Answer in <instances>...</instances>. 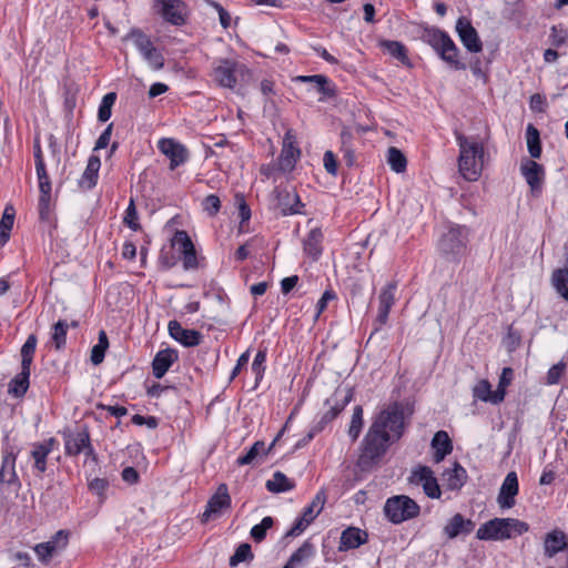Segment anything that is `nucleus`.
I'll return each mask as SVG.
<instances>
[{"mask_svg":"<svg viewBox=\"0 0 568 568\" xmlns=\"http://www.w3.org/2000/svg\"><path fill=\"white\" fill-rule=\"evenodd\" d=\"M126 38L133 42L152 70L158 71L164 67L163 54L145 33L139 29H133Z\"/></svg>","mask_w":568,"mask_h":568,"instance_id":"obj_6","label":"nucleus"},{"mask_svg":"<svg viewBox=\"0 0 568 568\" xmlns=\"http://www.w3.org/2000/svg\"><path fill=\"white\" fill-rule=\"evenodd\" d=\"M324 168L327 171V173L332 175H336L337 173V161L335 159V155L332 151H326L324 153L323 158Z\"/></svg>","mask_w":568,"mask_h":568,"instance_id":"obj_63","label":"nucleus"},{"mask_svg":"<svg viewBox=\"0 0 568 568\" xmlns=\"http://www.w3.org/2000/svg\"><path fill=\"white\" fill-rule=\"evenodd\" d=\"M109 347V339L104 331H100L98 344L92 347L91 362L94 365H99L103 362L105 351Z\"/></svg>","mask_w":568,"mask_h":568,"instance_id":"obj_46","label":"nucleus"},{"mask_svg":"<svg viewBox=\"0 0 568 568\" xmlns=\"http://www.w3.org/2000/svg\"><path fill=\"white\" fill-rule=\"evenodd\" d=\"M253 559L251 546L248 544H241L233 556L230 558V566L235 567L241 562Z\"/></svg>","mask_w":568,"mask_h":568,"instance_id":"obj_52","label":"nucleus"},{"mask_svg":"<svg viewBox=\"0 0 568 568\" xmlns=\"http://www.w3.org/2000/svg\"><path fill=\"white\" fill-rule=\"evenodd\" d=\"M36 171H37V175H38V180H39V189L41 192L40 204L47 205V203L50 199V194H51V182H50L49 175L47 173L44 162H41L39 160Z\"/></svg>","mask_w":568,"mask_h":568,"instance_id":"obj_40","label":"nucleus"},{"mask_svg":"<svg viewBox=\"0 0 568 568\" xmlns=\"http://www.w3.org/2000/svg\"><path fill=\"white\" fill-rule=\"evenodd\" d=\"M467 478V473L464 467H462L458 463H454L452 469H446L443 473V480L446 483L447 487L452 490L459 489L464 486Z\"/></svg>","mask_w":568,"mask_h":568,"instance_id":"obj_33","label":"nucleus"},{"mask_svg":"<svg viewBox=\"0 0 568 568\" xmlns=\"http://www.w3.org/2000/svg\"><path fill=\"white\" fill-rule=\"evenodd\" d=\"M568 546L566 535L562 530L554 529L544 538V554L548 558L555 557Z\"/></svg>","mask_w":568,"mask_h":568,"instance_id":"obj_24","label":"nucleus"},{"mask_svg":"<svg viewBox=\"0 0 568 568\" xmlns=\"http://www.w3.org/2000/svg\"><path fill=\"white\" fill-rule=\"evenodd\" d=\"M549 41L551 45L560 48L568 43V29L561 26H552L550 29Z\"/></svg>","mask_w":568,"mask_h":568,"instance_id":"obj_53","label":"nucleus"},{"mask_svg":"<svg viewBox=\"0 0 568 568\" xmlns=\"http://www.w3.org/2000/svg\"><path fill=\"white\" fill-rule=\"evenodd\" d=\"M363 408L357 405L353 409V415L349 423L348 436L353 442L357 440L363 428Z\"/></svg>","mask_w":568,"mask_h":568,"instance_id":"obj_47","label":"nucleus"},{"mask_svg":"<svg viewBox=\"0 0 568 568\" xmlns=\"http://www.w3.org/2000/svg\"><path fill=\"white\" fill-rule=\"evenodd\" d=\"M162 17L174 26L184 23V4L180 0H156Z\"/></svg>","mask_w":568,"mask_h":568,"instance_id":"obj_21","label":"nucleus"},{"mask_svg":"<svg viewBox=\"0 0 568 568\" xmlns=\"http://www.w3.org/2000/svg\"><path fill=\"white\" fill-rule=\"evenodd\" d=\"M30 368L21 367V372L9 383L8 392L14 397H22L29 388Z\"/></svg>","mask_w":568,"mask_h":568,"instance_id":"obj_38","label":"nucleus"},{"mask_svg":"<svg viewBox=\"0 0 568 568\" xmlns=\"http://www.w3.org/2000/svg\"><path fill=\"white\" fill-rule=\"evenodd\" d=\"M423 40L427 42L439 55V58L455 70H465L467 67L459 60V49L445 31L436 28H426Z\"/></svg>","mask_w":568,"mask_h":568,"instance_id":"obj_4","label":"nucleus"},{"mask_svg":"<svg viewBox=\"0 0 568 568\" xmlns=\"http://www.w3.org/2000/svg\"><path fill=\"white\" fill-rule=\"evenodd\" d=\"M266 361V352L265 351H258L255 355V358L252 363V371L256 375V379L262 378V373L264 371L263 364Z\"/></svg>","mask_w":568,"mask_h":568,"instance_id":"obj_59","label":"nucleus"},{"mask_svg":"<svg viewBox=\"0 0 568 568\" xmlns=\"http://www.w3.org/2000/svg\"><path fill=\"white\" fill-rule=\"evenodd\" d=\"M518 477L515 471L506 475L497 497V503L501 509H509L516 504V496L518 495Z\"/></svg>","mask_w":568,"mask_h":568,"instance_id":"obj_18","label":"nucleus"},{"mask_svg":"<svg viewBox=\"0 0 568 568\" xmlns=\"http://www.w3.org/2000/svg\"><path fill=\"white\" fill-rule=\"evenodd\" d=\"M529 525L516 518H494L483 524L476 532L480 540H504L527 532Z\"/></svg>","mask_w":568,"mask_h":568,"instance_id":"obj_3","label":"nucleus"},{"mask_svg":"<svg viewBox=\"0 0 568 568\" xmlns=\"http://www.w3.org/2000/svg\"><path fill=\"white\" fill-rule=\"evenodd\" d=\"M54 439L50 438L43 443L34 444L31 453L34 459V467L38 471L43 473L47 469V457L51 453Z\"/></svg>","mask_w":568,"mask_h":568,"instance_id":"obj_35","label":"nucleus"},{"mask_svg":"<svg viewBox=\"0 0 568 568\" xmlns=\"http://www.w3.org/2000/svg\"><path fill=\"white\" fill-rule=\"evenodd\" d=\"M176 359L178 353L174 349L166 348L158 352L152 362L153 375L162 378Z\"/></svg>","mask_w":568,"mask_h":568,"instance_id":"obj_26","label":"nucleus"},{"mask_svg":"<svg viewBox=\"0 0 568 568\" xmlns=\"http://www.w3.org/2000/svg\"><path fill=\"white\" fill-rule=\"evenodd\" d=\"M301 156V150L296 145V135L293 130H287L283 139V146L278 159L282 171H292Z\"/></svg>","mask_w":568,"mask_h":568,"instance_id":"obj_14","label":"nucleus"},{"mask_svg":"<svg viewBox=\"0 0 568 568\" xmlns=\"http://www.w3.org/2000/svg\"><path fill=\"white\" fill-rule=\"evenodd\" d=\"M311 524V521H308V519H306L305 517L301 516L298 517L293 527L286 532V536L287 537H296V536H300L306 528L307 526Z\"/></svg>","mask_w":568,"mask_h":568,"instance_id":"obj_61","label":"nucleus"},{"mask_svg":"<svg viewBox=\"0 0 568 568\" xmlns=\"http://www.w3.org/2000/svg\"><path fill=\"white\" fill-rule=\"evenodd\" d=\"M473 397L476 400L498 405L503 400H497V390L491 389V384L487 379H480L471 389Z\"/></svg>","mask_w":568,"mask_h":568,"instance_id":"obj_34","label":"nucleus"},{"mask_svg":"<svg viewBox=\"0 0 568 568\" xmlns=\"http://www.w3.org/2000/svg\"><path fill=\"white\" fill-rule=\"evenodd\" d=\"M353 392L351 388H337L334 394L326 399L325 404L328 409L322 415V417L328 422L334 420L352 400Z\"/></svg>","mask_w":568,"mask_h":568,"instance_id":"obj_17","label":"nucleus"},{"mask_svg":"<svg viewBox=\"0 0 568 568\" xmlns=\"http://www.w3.org/2000/svg\"><path fill=\"white\" fill-rule=\"evenodd\" d=\"M243 65L232 60H221L213 69V79L221 87L234 88Z\"/></svg>","mask_w":568,"mask_h":568,"instance_id":"obj_12","label":"nucleus"},{"mask_svg":"<svg viewBox=\"0 0 568 568\" xmlns=\"http://www.w3.org/2000/svg\"><path fill=\"white\" fill-rule=\"evenodd\" d=\"M420 507L408 496L398 495L388 498L384 506L385 516L393 524L413 519L419 515Z\"/></svg>","mask_w":568,"mask_h":568,"instance_id":"obj_5","label":"nucleus"},{"mask_svg":"<svg viewBox=\"0 0 568 568\" xmlns=\"http://www.w3.org/2000/svg\"><path fill=\"white\" fill-rule=\"evenodd\" d=\"M565 250L567 252L565 266L554 271L551 283L556 292L568 301V242L565 244Z\"/></svg>","mask_w":568,"mask_h":568,"instance_id":"obj_32","label":"nucleus"},{"mask_svg":"<svg viewBox=\"0 0 568 568\" xmlns=\"http://www.w3.org/2000/svg\"><path fill=\"white\" fill-rule=\"evenodd\" d=\"M367 532L356 527L346 528L342 535L338 545L339 551H347L351 549L358 548L359 546L367 542Z\"/></svg>","mask_w":568,"mask_h":568,"instance_id":"obj_25","label":"nucleus"},{"mask_svg":"<svg viewBox=\"0 0 568 568\" xmlns=\"http://www.w3.org/2000/svg\"><path fill=\"white\" fill-rule=\"evenodd\" d=\"M101 160L97 155H91L88 160L87 168L78 181L83 190H91L97 185Z\"/></svg>","mask_w":568,"mask_h":568,"instance_id":"obj_28","label":"nucleus"},{"mask_svg":"<svg viewBox=\"0 0 568 568\" xmlns=\"http://www.w3.org/2000/svg\"><path fill=\"white\" fill-rule=\"evenodd\" d=\"M520 173L529 185L532 196L538 197L545 183V168L530 159H524L520 163Z\"/></svg>","mask_w":568,"mask_h":568,"instance_id":"obj_9","label":"nucleus"},{"mask_svg":"<svg viewBox=\"0 0 568 568\" xmlns=\"http://www.w3.org/2000/svg\"><path fill=\"white\" fill-rule=\"evenodd\" d=\"M514 378V371L511 367H504L501 371V374L499 376V382L497 386V400L505 399L506 396V388L511 384V381Z\"/></svg>","mask_w":568,"mask_h":568,"instance_id":"obj_51","label":"nucleus"},{"mask_svg":"<svg viewBox=\"0 0 568 568\" xmlns=\"http://www.w3.org/2000/svg\"><path fill=\"white\" fill-rule=\"evenodd\" d=\"M159 151L170 160V170L187 162L190 154L185 145L172 138H162L158 141Z\"/></svg>","mask_w":568,"mask_h":568,"instance_id":"obj_11","label":"nucleus"},{"mask_svg":"<svg viewBox=\"0 0 568 568\" xmlns=\"http://www.w3.org/2000/svg\"><path fill=\"white\" fill-rule=\"evenodd\" d=\"M396 290H397V283L390 282L381 291V294L378 296V300H379L378 314L376 317V323H378L379 327L382 325H385L388 320L389 311L395 303Z\"/></svg>","mask_w":568,"mask_h":568,"instance_id":"obj_22","label":"nucleus"},{"mask_svg":"<svg viewBox=\"0 0 568 568\" xmlns=\"http://www.w3.org/2000/svg\"><path fill=\"white\" fill-rule=\"evenodd\" d=\"M220 207H221V201L214 194L207 195L203 201L204 211H206L212 216L215 215L220 211Z\"/></svg>","mask_w":568,"mask_h":568,"instance_id":"obj_57","label":"nucleus"},{"mask_svg":"<svg viewBox=\"0 0 568 568\" xmlns=\"http://www.w3.org/2000/svg\"><path fill=\"white\" fill-rule=\"evenodd\" d=\"M116 94L114 92L106 93L99 106L98 119L101 122H106L112 114V106L115 102Z\"/></svg>","mask_w":568,"mask_h":568,"instance_id":"obj_49","label":"nucleus"},{"mask_svg":"<svg viewBox=\"0 0 568 568\" xmlns=\"http://www.w3.org/2000/svg\"><path fill=\"white\" fill-rule=\"evenodd\" d=\"M325 501H326V494L324 490H320L313 498L311 505L304 509L302 516L312 523L323 510Z\"/></svg>","mask_w":568,"mask_h":568,"instance_id":"obj_44","label":"nucleus"},{"mask_svg":"<svg viewBox=\"0 0 568 568\" xmlns=\"http://www.w3.org/2000/svg\"><path fill=\"white\" fill-rule=\"evenodd\" d=\"M231 496L225 484H221L215 494L209 499L206 508L202 514V521L206 523L212 518H217L224 509L230 508Z\"/></svg>","mask_w":568,"mask_h":568,"instance_id":"obj_13","label":"nucleus"},{"mask_svg":"<svg viewBox=\"0 0 568 568\" xmlns=\"http://www.w3.org/2000/svg\"><path fill=\"white\" fill-rule=\"evenodd\" d=\"M293 81L316 84V91L325 98H332L336 93L335 85L324 74L297 75Z\"/></svg>","mask_w":568,"mask_h":568,"instance_id":"obj_30","label":"nucleus"},{"mask_svg":"<svg viewBox=\"0 0 568 568\" xmlns=\"http://www.w3.org/2000/svg\"><path fill=\"white\" fill-rule=\"evenodd\" d=\"M314 545L306 540L296 551L292 554L285 566L290 568H297L298 566L307 562L311 558L314 557Z\"/></svg>","mask_w":568,"mask_h":568,"instance_id":"obj_37","label":"nucleus"},{"mask_svg":"<svg viewBox=\"0 0 568 568\" xmlns=\"http://www.w3.org/2000/svg\"><path fill=\"white\" fill-rule=\"evenodd\" d=\"M207 2L219 12L220 23L222 24V27H230L231 16L229 14V12L216 1L209 0Z\"/></svg>","mask_w":568,"mask_h":568,"instance_id":"obj_64","label":"nucleus"},{"mask_svg":"<svg viewBox=\"0 0 568 568\" xmlns=\"http://www.w3.org/2000/svg\"><path fill=\"white\" fill-rule=\"evenodd\" d=\"M14 222V209L7 206L0 221V229L10 233Z\"/></svg>","mask_w":568,"mask_h":568,"instance_id":"obj_60","label":"nucleus"},{"mask_svg":"<svg viewBox=\"0 0 568 568\" xmlns=\"http://www.w3.org/2000/svg\"><path fill=\"white\" fill-rule=\"evenodd\" d=\"M387 162L392 170H394L397 173L405 171L407 164L406 158L403 154V152L394 146L388 149Z\"/></svg>","mask_w":568,"mask_h":568,"instance_id":"obj_48","label":"nucleus"},{"mask_svg":"<svg viewBox=\"0 0 568 568\" xmlns=\"http://www.w3.org/2000/svg\"><path fill=\"white\" fill-rule=\"evenodd\" d=\"M0 483L3 484H18V476L16 474V455L8 452L3 455L2 466L0 469Z\"/></svg>","mask_w":568,"mask_h":568,"instance_id":"obj_36","label":"nucleus"},{"mask_svg":"<svg viewBox=\"0 0 568 568\" xmlns=\"http://www.w3.org/2000/svg\"><path fill=\"white\" fill-rule=\"evenodd\" d=\"M456 32L463 45L471 53H478L483 50V43L477 30L465 17H460L456 22Z\"/></svg>","mask_w":568,"mask_h":568,"instance_id":"obj_15","label":"nucleus"},{"mask_svg":"<svg viewBox=\"0 0 568 568\" xmlns=\"http://www.w3.org/2000/svg\"><path fill=\"white\" fill-rule=\"evenodd\" d=\"M65 453L68 455H79L85 453V455H93V449L90 445V437L87 432H79L70 434L65 438Z\"/></svg>","mask_w":568,"mask_h":568,"instance_id":"obj_23","label":"nucleus"},{"mask_svg":"<svg viewBox=\"0 0 568 568\" xmlns=\"http://www.w3.org/2000/svg\"><path fill=\"white\" fill-rule=\"evenodd\" d=\"M274 194L277 200L276 206L280 209L282 215L303 214L304 204L294 190L275 189Z\"/></svg>","mask_w":568,"mask_h":568,"instance_id":"obj_16","label":"nucleus"},{"mask_svg":"<svg viewBox=\"0 0 568 568\" xmlns=\"http://www.w3.org/2000/svg\"><path fill=\"white\" fill-rule=\"evenodd\" d=\"M467 231L462 226L450 227L438 242L439 252L449 260L459 258L466 251Z\"/></svg>","mask_w":568,"mask_h":568,"instance_id":"obj_7","label":"nucleus"},{"mask_svg":"<svg viewBox=\"0 0 568 568\" xmlns=\"http://www.w3.org/2000/svg\"><path fill=\"white\" fill-rule=\"evenodd\" d=\"M474 527L475 524L470 519H465L463 515L455 514L444 527V532L449 539H454L460 534L468 535Z\"/></svg>","mask_w":568,"mask_h":568,"instance_id":"obj_27","label":"nucleus"},{"mask_svg":"<svg viewBox=\"0 0 568 568\" xmlns=\"http://www.w3.org/2000/svg\"><path fill=\"white\" fill-rule=\"evenodd\" d=\"M404 426V412L399 404L394 403L379 412L363 439L358 466L362 469L372 467L390 443L402 437Z\"/></svg>","mask_w":568,"mask_h":568,"instance_id":"obj_1","label":"nucleus"},{"mask_svg":"<svg viewBox=\"0 0 568 568\" xmlns=\"http://www.w3.org/2000/svg\"><path fill=\"white\" fill-rule=\"evenodd\" d=\"M432 448L434 449L433 459L436 464L440 463L453 450V444L445 430L437 432L432 439Z\"/></svg>","mask_w":568,"mask_h":568,"instance_id":"obj_31","label":"nucleus"},{"mask_svg":"<svg viewBox=\"0 0 568 568\" xmlns=\"http://www.w3.org/2000/svg\"><path fill=\"white\" fill-rule=\"evenodd\" d=\"M37 336L31 334L21 347V367L30 368L37 347Z\"/></svg>","mask_w":568,"mask_h":568,"instance_id":"obj_45","label":"nucleus"},{"mask_svg":"<svg viewBox=\"0 0 568 568\" xmlns=\"http://www.w3.org/2000/svg\"><path fill=\"white\" fill-rule=\"evenodd\" d=\"M527 149L531 159H539L541 155V143L539 131L529 124L526 131Z\"/></svg>","mask_w":568,"mask_h":568,"instance_id":"obj_42","label":"nucleus"},{"mask_svg":"<svg viewBox=\"0 0 568 568\" xmlns=\"http://www.w3.org/2000/svg\"><path fill=\"white\" fill-rule=\"evenodd\" d=\"M409 483L422 485L425 495L429 498L437 499L442 491L437 483L434 471L428 466L418 465L412 469Z\"/></svg>","mask_w":568,"mask_h":568,"instance_id":"obj_10","label":"nucleus"},{"mask_svg":"<svg viewBox=\"0 0 568 568\" xmlns=\"http://www.w3.org/2000/svg\"><path fill=\"white\" fill-rule=\"evenodd\" d=\"M379 47L387 51L392 57L402 63H408L407 50L402 42L393 40H382Z\"/></svg>","mask_w":568,"mask_h":568,"instance_id":"obj_43","label":"nucleus"},{"mask_svg":"<svg viewBox=\"0 0 568 568\" xmlns=\"http://www.w3.org/2000/svg\"><path fill=\"white\" fill-rule=\"evenodd\" d=\"M336 297L333 291H325L322 297L318 300L316 304V314L315 318H318L320 315L324 312L329 301H333Z\"/></svg>","mask_w":568,"mask_h":568,"instance_id":"obj_62","label":"nucleus"},{"mask_svg":"<svg viewBox=\"0 0 568 568\" xmlns=\"http://www.w3.org/2000/svg\"><path fill=\"white\" fill-rule=\"evenodd\" d=\"M168 328L171 337L181 343L183 346H196L202 341V334L200 332L184 328L178 321L169 322Z\"/></svg>","mask_w":568,"mask_h":568,"instance_id":"obj_20","label":"nucleus"},{"mask_svg":"<svg viewBox=\"0 0 568 568\" xmlns=\"http://www.w3.org/2000/svg\"><path fill=\"white\" fill-rule=\"evenodd\" d=\"M323 232L318 227L312 229L303 240L304 253L312 260L316 261L323 251Z\"/></svg>","mask_w":568,"mask_h":568,"instance_id":"obj_29","label":"nucleus"},{"mask_svg":"<svg viewBox=\"0 0 568 568\" xmlns=\"http://www.w3.org/2000/svg\"><path fill=\"white\" fill-rule=\"evenodd\" d=\"M275 445V440L270 445L268 449L265 450V444L262 440L255 442L250 449L243 455L240 456L236 460L237 465H251L255 462V459L261 455V453L267 454L268 450Z\"/></svg>","mask_w":568,"mask_h":568,"instance_id":"obj_41","label":"nucleus"},{"mask_svg":"<svg viewBox=\"0 0 568 568\" xmlns=\"http://www.w3.org/2000/svg\"><path fill=\"white\" fill-rule=\"evenodd\" d=\"M175 244L179 245L182 253L184 270H194L197 267V257L191 237L185 231H178L174 236Z\"/></svg>","mask_w":568,"mask_h":568,"instance_id":"obj_19","label":"nucleus"},{"mask_svg":"<svg viewBox=\"0 0 568 568\" xmlns=\"http://www.w3.org/2000/svg\"><path fill=\"white\" fill-rule=\"evenodd\" d=\"M138 212L134 204L133 199L130 200V203L125 210V214L123 217V223L128 225L133 231H139L141 229L140 223L138 222Z\"/></svg>","mask_w":568,"mask_h":568,"instance_id":"obj_55","label":"nucleus"},{"mask_svg":"<svg viewBox=\"0 0 568 568\" xmlns=\"http://www.w3.org/2000/svg\"><path fill=\"white\" fill-rule=\"evenodd\" d=\"M69 325L67 321L60 320L53 325L52 341L57 349L62 348L67 342V332Z\"/></svg>","mask_w":568,"mask_h":568,"instance_id":"obj_50","label":"nucleus"},{"mask_svg":"<svg viewBox=\"0 0 568 568\" xmlns=\"http://www.w3.org/2000/svg\"><path fill=\"white\" fill-rule=\"evenodd\" d=\"M294 487V481L287 478L286 475L281 471H275L272 478L266 481V488L271 493L290 491Z\"/></svg>","mask_w":568,"mask_h":568,"instance_id":"obj_39","label":"nucleus"},{"mask_svg":"<svg viewBox=\"0 0 568 568\" xmlns=\"http://www.w3.org/2000/svg\"><path fill=\"white\" fill-rule=\"evenodd\" d=\"M459 146L458 169L467 181H477L483 171L484 146L463 134L456 136Z\"/></svg>","mask_w":568,"mask_h":568,"instance_id":"obj_2","label":"nucleus"},{"mask_svg":"<svg viewBox=\"0 0 568 568\" xmlns=\"http://www.w3.org/2000/svg\"><path fill=\"white\" fill-rule=\"evenodd\" d=\"M273 523L272 517H264L260 524L252 527L251 537L257 542L262 541L266 536V531L273 526Z\"/></svg>","mask_w":568,"mask_h":568,"instance_id":"obj_54","label":"nucleus"},{"mask_svg":"<svg viewBox=\"0 0 568 568\" xmlns=\"http://www.w3.org/2000/svg\"><path fill=\"white\" fill-rule=\"evenodd\" d=\"M69 538L70 531L60 529L48 541L36 545L33 550L42 564H48L52 557L59 555L67 548Z\"/></svg>","mask_w":568,"mask_h":568,"instance_id":"obj_8","label":"nucleus"},{"mask_svg":"<svg viewBox=\"0 0 568 568\" xmlns=\"http://www.w3.org/2000/svg\"><path fill=\"white\" fill-rule=\"evenodd\" d=\"M109 487V481L105 478H93L89 483V489L98 495L99 497H103L106 488Z\"/></svg>","mask_w":568,"mask_h":568,"instance_id":"obj_58","label":"nucleus"},{"mask_svg":"<svg viewBox=\"0 0 568 568\" xmlns=\"http://www.w3.org/2000/svg\"><path fill=\"white\" fill-rule=\"evenodd\" d=\"M565 369H566V363H564L562 361L552 365L547 373V384H549V385L557 384L560 381Z\"/></svg>","mask_w":568,"mask_h":568,"instance_id":"obj_56","label":"nucleus"}]
</instances>
